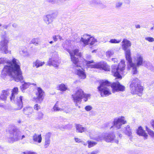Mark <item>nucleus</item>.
<instances>
[{"mask_svg":"<svg viewBox=\"0 0 154 154\" xmlns=\"http://www.w3.org/2000/svg\"><path fill=\"white\" fill-rule=\"evenodd\" d=\"M6 63L7 65L4 66L2 72V76L7 75L13 78L16 82H23L22 72L20 69V63L19 60L13 58L11 61L5 58H0V64Z\"/></svg>","mask_w":154,"mask_h":154,"instance_id":"nucleus-1","label":"nucleus"},{"mask_svg":"<svg viewBox=\"0 0 154 154\" xmlns=\"http://www.w3.org/2000/svg\"><path fill=\"white\" fill-rule=\"evenodd\" d=\"M97 88L102 97L108 96L111 94L110 90L112 89V92L123 91L125 90V87L121 85L119 82H114L112 84L107 81L101 82Z\"/></svg>","mask_w":154,"mask_h":154,"instance_id":"nucleus-2","label":"nucleus"},{"mask_svg":"<svg viewBox=\"0 0 154 154\" xmlns=\"http://www.w3.org/2000/svg\"><path fill=\"white\" fill-rule=\"evenodd\" d=\"M69 53L71 61L74 64L73 68V72L77 74L79 77L82 79H85L86 77L83 69L80 66L78 65L79 61L78 57L75 56L80 57L81 56V54L79 52L78 49H75L72 51H67Z\"/></svg>","mask_w":154,"mask_h":154,"instance_id":"nucleus-3","label":"nucleus"},{"mask_svg":"<svg viewBox=\"0 0 154 154\" xmlns=\"http://www.w3.org/2000/svg\"><path fill=\"white\" fill-rule=\"evenodd\" d=\"M127 57L126 58L128 61V64L127 65L128 69H131L132 72L133 74H136L137 73V68L140 66H142L143 63V57L140 54H137L135 57L134 58V62L133 63L132 62V59L131 57V55H130L129 51L127 52Z\"/></svg>","mask_w":154,"mask_h":154,"instance_id":"nucleus-4","label":"nucleus"},{"mask_svg":"<svg viewBox=\"0 0 154 154\" xmlns=\"http://www.w3.org/2000/svg\"><path fill=\"white\" fill-rule=\"evenodd\" d=\"M73 100L75 103V105H78L77 103H80L84 97V100L86 101L90 98V94H84L83 91L81 88H77V90L74 94L72 95Z\"/></svg>","mask_w":154,"mask_h":154,"instance_id":"nucleus-5","label":"nucleus"},{"mask_svg":"<svg viewBox=\"0 0 154 154\" xmlns=\"http://www.w3.org/2000/svg\"><path fill=\"white\" fill-rule=\"evenodd\" d=\"M125 65L124 60H122L117 66L112 65V75L117 79H121L122 76L120 74L123 73L125 69Z\"/></svg>","mask_w":154,"mask_h":154,"instance_id":"nucleus-6","label":"nucleus"},{"mask_svg":"<svg viewBox=\"0 0 154 154\" xmlns=\"http://www.w3.org/2000/svg\"><path fill=\"white\" fill-rule=\"evenodd\" d=\"M12 92L11 95L10 97V99L11 101H16V103L18 106L17 109L19 110L21 109L23 107L22 99L23 97L20 96L17 97L16 99H15V96L18 94V88L17 87H15L12 91H11Z\"/></svg>","mask_w":154,"mask_h":154,"instance_id":"nucleus-7","label":"nucleus"},{"mask_svg":"<svg viewBox=\"0 0 154 154\" xmlns=\"http://www.w3.org/2000/svg\"><path fill=\"white\" fill-rule=\"evenodd\" d=\"M138 79L137 78L133 79L130 85L131 92L134 94H137L140 93V96L143 90L142 86L138 84Z\"/></svg>","mask_w":154,"mask_h":154,"instance_id":"nucleus-8","label":"nucleus"},{"mask_svg":"<svg viewBox=\"0 0 154 154\" xmlns=\"http://www.w3.org/2000/svg\"><path fill=\"white\" fill-rule=\"evenodd\" d=\"M86 65L88 67L91 68H95L102 69L105 71H109V67L107 63L105 62H100L97 63L94 65H90L91 63H93L94 61H85Z\"/></svg>","mask_w":154,"mask_h":154,"instance_id":"nucleus-9","label":"nucleus"},{"mask_svg":"<svg viewBox=\"0 0 154 154\" xmlns=\"http://www.w3.org/2000/svg\"><path fill=\"white\" fill-rule=\"evenodd\" d=\"M21 135V131L16 129H13L10 132V135L8 138V141L10 143H13L14 142L19 140Z\"/></svg>","mask_w":154,"mask_h":154,"instance_id":"nucleus-10","label":"nucleus"},{"mask_svg":"<svg viewBox=\"0 0 154 154\" xmlns=\"http://www.w3.org/2000/svg\"><path fill=\"white\" fill-rule=\"evenodd\" d=\"M80 41L85 46L89 44L91 45H94L97 42V40L93 36L88 34H85L84 35L81 37Z\"/></svg>","mask_w":154,"mask_h":154,"instance_id":"nucleus-11","label":"nucleus"},{"mask_svg":"<svg viewBox=\"0 0 154 154\" xmlns=\"http://www.w3.org/2000/svg\"><path fill=\"white\" fill-rule=\"evenodd\" d=\"M9 43V39L6 36L2 37L0 41V51L5 54L8 53V44Z\"/></svg>","mask_w":154,"mask_h":154,"instance_id":"nucleus-12","label":"nucleus"},{"mask_svg":"<svg viewBox=\"0 0 154 154\" xmlns=\"http://www.w3.org/2000/svg\"><path fill=\"white\" fill-rule=\"evenodd\" d=\"M103 140L108 142H114L117 144L119 143L118 139H116L113 132L105 134L103 135Z\"/></svg>","mask_w":154,"mask_h":154,"instance_id":"nucleus-13","label":"nucleus"},{"mask_svg":"<svg viewBox=\"0 0 154 154\" xmlns=\"http://www.w3.org/2000/svg\"><path fill=\"white\" fill-rule=\"evenodd\" d=\"M113 122V125L111 126L110 128L115 127L117 129H119L123 124L126 123V121L125 120V118L124 117L122 116L115 119Z\"/></svg>","mask_w":154,"mask_h":154,"instance_id":"nucleus-14","label":"nucleus"},{"mask_svg":"<svg viewBox=\"0 0 154 154\" xmlns=\"http://www.w3.org/2000/svg\"><path fill=\"white\" fill-rule=\"evenodd\" d=\"M54 56L50 59L48 61V64L49 65H52L54 67H57L59 63L58 55L56 52L54 53Z\"/></svg>","mask_w":154,"mask_h":154,"instance_id":"nucleus-15","label":"nucleus"},{"mask_svg":"<svg viewBox=\"0 0 154 154\" xmlns=\"http://www.w3.org/2000/svg\"><path fill=\"white\" fill-rule=\"evenodd\" d=\"M122 47L123 50L125 51L126 58L127 57V52L129 51L130 55H131L130 50L128 48L131 46V44L130 41L126 39H124L122 42Z\"/></svg>","mask_w":154,"mask_h":154,"instance_id":"nucleus-16","label":"nucleus"},{"mask_svg":"<svg viewBox=\"0 0 154 154\" xmlns=\"http://www.w3.org/2000/svg\"><path fill=\"white\" fill-rule=\"evenodd\" d=\"M37 91L36 93L37 99L36 101L38 103H41L43 101L44 99V92L40 87L37 88Z\"/></svg>","mask_w":154,"mask_h":154,"instance_id":"nucleus-17","label":"nucleus"},{"mask_svg":"<svg viewBox=\"0 0 154 154\" xmlns=\"http://www.w3.org/2000/svg\"><path fill=\"white\" fill-rule=\"evenodd\" d=\"M88 4L92 6L98 5L102 8L106 7L105 5L103 4L102 2L100 0H88Z\"/></svg>","mask_w":154,"mask_h":154,"instance_id":"nucleus-18","label":"nucleus"},{"mask_svg":"<svg viewBox=\"0 0 154 154\" xmlns=\"http://www.w3.org/2000/svg\"><path fill=\"white\" fill-rule=\"evenodd\" d=\"M53 16L52 14H48L43 17V20L47 25H49L53 21Z\"/></svg>","mask_w":154,"mask_h":154,"instance_id":"nucleus-19","label":"nucleus"},{"mask_svg":"<svg viewBox=\"0 0 154 154\" xmlns=\"http://www.w3.org/2000/svg\"><path fill=\"white\" fill-rule=\"evenodd\" d=\"M10 93V90L9 89L3 90L0 96V99L3 100H5Z\"/></svg>","mask_w":154,"mask_h":154,"instance_id":"nucleus-20","label":"nucleus"},{"mask_svg":"<svg viewBox=\"0 0 154 154\" xmlns=\"http://www.w3.org/2000/svg\"><path fill=\"white\" fill-rule=\"evenodd\" d=\"M19 52L20 54L24 57H28L29 54L27 51V49L25 47H22L20 48Z\"/></svg>","mask_w":154,"mask_h":154,"instance_id":"nucleus-21","label":"nucleus"},{"mask_svg":"<svg viewBox=\"0 0 154 154\" xmlns=\"http://www.w3.org/2000/svg\"><path fill=\"white\" fill-rule=\"evenodd\" d=\"M32 139L35 142H37L39 143H41L42 137L41 134H38L35 133L32 137Z\"/></svg>","mask_w":154,"mask_h":154,"instance_id":"nucleus-22","label":"nucleus"},{"mask_svg":"<svg viewBox=\"0 0 154 154\" xmlns=\"http://www.w3.org/2000/svg\"><path fill=\"white\" fill-rule=\"evenodd\" d=\"M76 131L78 132L82 133L83 132H88L86 128L83 127L82 125L79 124L76 125Z\"/></svg>","mask_w":154,"mask_h":154,"instance_id":"nucleus-23","label":"nucleus"},{"mask_svg":"<svg viewBox=\"0 0 154 154\" xmlns=\"http://www.w3.org/2000/svg\"><path fill=\"white\" fill-rule=\"evenodd\" d=\"M137 133V134L140 136H142L146 139L148 136L147 134L145 133V131L143 129L141 126L139 127Z\"/></svg>","mask_w":154,"mask_h":154,"instance_id":"nucleus-24","label":"nucleus"},{"mask_svg":"<svg viewBox=\"0 0 154 154\" xmlns=\"http://www.w3.org/2000/svg\"><path fill=\"white\" fill-rule=\"evenodd\" d=\"M41 42L40 38L38 37L35 38L31 40L30 42V44H33L35 46H38L40 45Z\"/></svg>","mask_w":154,"mask_h":154,"instance_id":"nucleus-25","label":"nucleus"},{"mask_svg":"<svg viewBox=\"0 0 154 154\" xmlns=\"http://www.w3.org/2000/svg\"><path fill=\"white\" fill-rule=\"evenodd\" d=\"M31 85L35 86L36 85V84L30 82H25L24 84H22L21 86H20V88L21 91L23 92V91L29 88Z\"/></svg>","mask_w":154,"mask_h":154,"instance_id":"nucleus-26","label":"nucleus"},{"mask_svg":"<svg viewBox=\"0 0 154 154\" xmlns=\"http://www.w3.org/2000/svg\"><path fill=\"white\" fill-rule=\"evenodd\" d=\"M50 135L49 134H47L45 135V142L44 145V147L45 148H47L50 144Z\"/></svg>","mask_w":154,"mask_h":154,"instance_id":"nucleus-27","label":"nucleus"},{"mask_svg":"<svg viewBox=\"0 0 154 154\" xmlns=\"http://www.w3.org/2000/svg\"><path fill=\"white\" fill-rule=\"evenodd\" d=\"M23 111L24 114L29 116L33 113V109L31 107H26L23 108Z\"/></svg>","mask_w":154,"mask_h":154,"instance_id":"nucleus-28","label":"nucleus"},{"mask_svg":"<svg viewBox=\"0 0 154 154\" xmlns=\"http://www.w3.org/2000/svg\"><path fill=\"white\" fill-rule=\"evenodd\" d=\"M45 63L44 62H42L40 60H37L33 63V67H35L36 68H38L40 66H42Z\"/></svg>","mask_w":154,"mask_h":154,"instance_id":"nucleus-29","label":"nucleus"},{"mask_svg":"<svg viewBox=\"0 0 154 154\" xmlns=\"http://www.w3.org/2000/svg\"><path fill=\"white\" fill-rule=\"evenodd\" d=\"M125 130H124V132L125 134L127 135L128 136H130L132 134L131 131V129L130 128L129 125H127L126 127L124 128Z\"/></svg>","mask_w":154,"mask_h":154,"instance_id":"nucleus-30","label":"nucleus"},{"mask_svg":"<svg viewBox=\"0 0 154 154\" xmlns=\"http://www.w3.org/2000/svg\"><path fill=\"white\" fill-rule=\"evenodd\" d=\"M142 66L146 67L147 68L152 70L153 69V67L152 64L149 62L144 61Z\"/></svg>","mask_w":154,"mask_h":154,"instance_id":"nucleus-31","label":"nucleus"},{"mask_svg":"<svg viewBox=\"0 0 154 154\" xmlns=\"http://www.w3.org/2000/svg\"><path fill=\"white\" fill-rule=\"evenodd\" d=\"M57 88V89L62 91H65L67 89V87L63 84L59 85Z\"/></svg>","mask_w":154,"mask_h":154,"instance_id":"nucleus-32","label":"nucleus"},{"mask_svg":"<svg viewBox=\"0 0 154 154\" xmlns=\"http://www.w3.org/2000/svg\"><path fill=\"white\" fill-rule=\"evenodd\" d=\"M58 103H56L53 108V109L54 111H62L63 110V109L60 108L58 106Z\"/></svg>","mask_w":154,"mask_h":154,"instance_id":"nucleus-33","label":"nucleus"},{"mask_svg":"<svg viewBox=\"0 0 154 154\" xmlns=\"http://www.w3.org/2000/svg\"><path fill=\"white\" fill-rule=\"evenodd\" d=\"M90 137L91 139L97 141H100L103 139V135H100L98 137Z\"/></svg>","mask_w":154,"mask_h":154,"instance_id":"nucleus-34","label":"nucleus"},{"mask_svg":"<svg viewBox=\"0 0 154 154\" xmlns=\"http://www.w3.org/2000/svg\"><path fill=\"white\" fill-rule=\"evenodd\" d=\"M146 130L149 135L152 137L154 138V132L149 128L147 126H146Z\"/></svg>","mask_w":154,"mask_h":154,"instance_id":"nucleus-35","label":"nucleus"},{"mask_svg":"<svg viewBox=\"0 0 154 154\" xmlns=\"http://www.w3.org/2000/svg\"><path fill=\"white\" fill-rule=\"evenodd\" d=\"M87 142L88 144V147L89 148L94 146L97 143L96 142L90 140L88 141Z\"/></svg>","mask_w":154,"mask_h":154,"instance_id":"nucleus-36","label":"nucleus"},{"mask_svg":"<svg viewBox=\"0 0 154 154\" xmlns=\"http://www.w3.org/2000/svg\"><path fill=\"white\" fill-rule=\"evenodd\" d=\"M52 38L54 42H56L58 39H59L60 41L63 39L59 35H53L52 36Z\"/></svg>","mask_w":154,"mask_h":154,"instance_id":"nucleus-37","label":"nucleus"},{"mask_svg":"<svg viewBox=\"0 0 154 154\" xmlns=\"http://www.w3.org/2000/svg\"><path fill=\"white\" fill-rule=\"evenodd\" d=\"M114 54V51L113 50H109L106 52L107 57H110Z\"/></svg>","mask_w":154,"mask_h":154,"instance_id":"nucleus-38","label":"nucleus"},{"mask_svg":"<svg viewBox=\"0 0 154 154\" xmlns=\"http://www.w3.org/2000/svg\"><path fill=\"white\" fill-rule=\"evenodd\" d=\"M123 4L122 2L121 1L117 2L115 4V7L117 8H120L122 7Z\"/></svg>","mask_w":154,"mask_h":154,"instance_id":"nucleus-39","label":"nucleus"},{"mask_svg":"<svg viewBox=\"0 0 154 154\" xmlns=\"http://www.w3.org/2000/svg\"><path fill=\"white\" fill-rule=\"evenodd\" d=\"M121 41L120 40H117L115 39H111L109 41V42L111 43H119Z\"/></svg>","mask_w":154,"mask_h":154,"instance_id":"nucleus-40","label":"nucleus"},{"mask_svg":"<svg viewBox=\"0 0 154 154\" xmlns=\"http://www.w3.org/2000/svg\"><path fill=\"white\" fill-rule=\"evenodd\" d=\"M22 154H37V153L35 152H32L29 151H26L21 152Z\"/></svg>","mask_w":154,"mask_h":154,"instance_id":"nucleus-41","label":"nucleus"},{"mask_svg":"<svg viewBox=\"0 0 154 154\" xmlns=\"http://www.w3.org/2000/svg\"><path fill=\"white\" fill-rule=\"evenodd\" d=\"M145 39L150 42H152L154 41V38L151 37H146Z\"/></svg>","mask_w":154,"mask_h":154,"instance_id":"nucleus-42","label":"nucleus"},{"mask_svg":"<svg viewBox=\"0 0 154 154\" xmlns=\"http://www.w3.org/2000/svg\"><path fill=\"white\" fill-rule=\"evenodd\" d=\"M92 109V107L90 105L87 106L85 108V109L87 111H89L91 110Z\"/></svg>","mask_w":154,"mask_h":154,"instance_id":"nucleus-43","label":"nucleus"},{"mask_svg":"<svg viewBox=\"0 0 154 154\" xmlns=\"http://www.w3.org/2000/svg\"><path fill=\"white\" fill-rule=\"evenodd\" d=\"M40 106L37 104H35L34 106V109L36 110H38L40 109Z\"/></svg>","mask_w":154,"mask_h":154,"instance_id":"nucleus-44","label":"nucleus"},{"mask_svg":"<svg viewBox=\"0 0 154 154\" xmlns=\"http://www.w3.org/2000/svg\"><path fill=\"white\" fill-rule=\"evenodd\" d=\"M10 26H11V23H9L8 25H4L3 26H2L4 29H7L8 28V27Z\"/></svg>","mask_w":154,"mask_h":154,"instance_id":"nucleus-45","label":"nucleus"},{"mask_svg":"<svg viewBox=\"0 0 154 154\" xmlns=\"http://www.w3.org/2000/svg\"><path fill=\"white\" fill-rule=\"evenodd\" d=\"M75 140L76 142L80 143L82 142L81 140L77 138H75Z\"/></svg>","mask_w":154,"mask_h":154,"instance_id":"nucleus-46","label":"nucleus"},{"mask_svg":"<svg viewBox=\"0 0 154 154\" xmlns=\"http://www.w3.org/2000/svg\"><path fill=\"white\" fill-rule=\"evenodd\" d=\"M48 1L52 4H56V0H47Z\"/></svg>","mask_w":154,"mask_h":154,"instance_id":"nucleus-47","label":"nucleus"},{"mask_svg":"<svg viewBox=\"0 0 154 154\" xmlns=\"http://www.w3.org/2000/svg\"><path fill=\"white\" fill-rule=\"evenodd\" d=\"M118 137H117V138H116V139H118V140H119L121 138V137L122 136V134H119V133L118 134Z\"/></svg>","mask_w":154,"mask_h":154,"instance_id":"nucleus-48","label":"nucleus"},{"mask_svg":"<svg viewBox=\"0 0 154 154\" xmlns=\"http://www.w3.org/2000/svg\"><path fill=\"white\" fill-rule=\"evenodd\" d=\"M56 103H58V106L60 107V108H61V105H62L63 103L58 101H57Z\"/></svg>","mask_w":154,"mask_h":154,"instance_id":"nucleus-49","label":"nucleus"},{"mask_svg":"<svg viewBox=\"0 0 154 154\" xmlns=\"http://www.w3.org/2000/svg\"><path fill=\"white\" fill-rule=\"evenodd\" d=\"M25 137V136L24 135H22V134H21L20 136V140H22Z\"/></svg>","mask_w":154,"mask_h":154,"instance_id":"nucleus-50","label":"nucleus"},{"mask_svg":"<svg viewBox=\"0 0 154 154\" xmlns=\"http://www.w3.org/2000/svg\"><path fill=\"white\" fill-rule=\"evenodd\" d=\"M97 151H93L91 152L90 154H97Z\"/></svg>","mask_w":154,"mask_h":154,"instance_id":"nucleus-51","label":"nucleus"},{"mask_svg":"<svg viewBox=\"0 0 154 154\" xmlns=\"http://www.w3.org/2000/svg\"><path fill=\"white\" fill-rule=\"evenodd\" d=\"M12 26L14 27L17 28V27L18 26L17 24L16 23H14L12 24Z\"/></svg>","mask_w":154,"mask_h":154,"instance_id":"nucleus-52","label":"nucleus"},{"mask_svg":"<svg viewBox=\"0 0 154 154\" xmlns=\"http://www.w3.org/2000/svg\"><path fill=\"white\" fill-rule=\"evenodd\" d=\"M86 58L88 60H90L91 59V56L90 55H88L87 56Z\"/></svg>","mask_w":154,"mask_h":154,"instance_id":"nucleus-53","label":"nucleus"},{"mask_svg":"<svg viewBox=\"0 0 154 154\" xmlns=\"http://www.w3.org/2000/svg\"><path fill=\"white\" fill-rule=\"evenodd\" d=\"M112 61L114 62V63H115L116 62H117V60L116 58H112Z\"/></svg>","mask_w":154,"mask_h":154,"instance_id":"nucleus-54","label":"nucleus"},{"mask_svg":"<svg viewBox=\"0 0 154 154\" xmlns=\"http://www.w3.org/2000/svg\"><path fill=\"white\" fill-rule=\"evenodd\" d=\"M81 142L82 143V144L85 146H86L87 144H88L87 142L86 143H85L84 142Z\"/></svg>","mask_w":154,"mask_h":154,"instance_id":"nucleus-55","label":"nucleus"},{"mask_svg":"<svg viewBox=\"0 0 154 154\" xmlns=\"http://www.w3.org/2000/svg\"><path fill=\"white\" fill-rule=\"evenodd\" d=\"M135 27L136 28H140V26L138 24L136 25H135Z\"/></svg>","mask_w":154,"mask_h":154,"instance_id":"nucleus-56","label":"nucleus"},{"mask_svg":"<svg viewBox=\"0 0 154 154\" xmlns=\"http://www.w3.org/2000/svg\"><path fill=\"white\" fill-rule=\"evenodd\" d=\"M54 42L53 41H51L49 42V43L50 44H52Z\"/></svg>","mask_w":154,"mask_h":154,"instance_id":"nucleus-57","label":"nucleus"},{"mask_svg":"<svg viewBox=\"0 0 154 154\" xmlns=\"http://www.w3.org/2000/svg\"><path fill=\"white\" fill-rule=\"evenodd\" d=\"M18 122L19 123H20L21 122V121L20 120L18 121Z\"/></svg>","mask_w":154,"mask_h":154,"instance_id":"nucleus-58","label":"nucleus"},{"mask_svg":"<svg viewBox=\"0 0 154 154\" xmlns=\"http://www.w3.org/2000/svg\"><path fill=\"white\" fill-rule=\"evenodd\" d=\"M96 50H93L92 51V53H94V52H95L96 51Z\"/></svg>","mask_w":154,"mask_h":154,"instance_id":"nucleus-59","label":"nucleus"},{"mask_svg":"<svg viewBox=\"0 0 154 154\" xmlns=\"http://www.w3.org/2000/svg\"><path fill=\"white\" fill-rule=\"evenodd\" d=\"M2 26V24L0 23V26Z\"/></svg>","mask_w":154,"mask_h":154,"instance_id":"nucleus-60","label":"nucleus"},{"mask_svg":"<svg viewBox=\"0 0 154 154\" xmlns=\"http://www.w3.org/2000/svg\"><path fill=\"white\" fill-rule=\"evenodd\" d=\"M76 82V81H75V82H74V83H75Z\"/></svg>","mask_w":154,"mask_h":154,"instance_id":"nucleus-61","label":"nucleus"},{"mask_svg":"<svg viewBox=\"0 0 154 154\" xmlns=\"http://www.w3.org/2000/svg\"><path fill=\"white\" fill-rule=\"evenodd\" d=\"M153 49H154V47H153Z\"/></svg>","mask_w":154,"mask_h":154,"instance_id":"nucleus-62","label":"nucleus"},{"mask_svg":"<svg viewBox=\"0 0 154 154\" xmlns=\"http://www.w3.org/2000/svg\"><path fill=\"white\" fill-rule=\"evenodd\" d=\"M151 29H153V27H152Z\"/></svg>","mask_w":154,"mask_h":154,"instance_id":"nucleus-63","label":"nucleus"}]
</instances>
